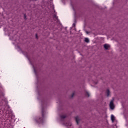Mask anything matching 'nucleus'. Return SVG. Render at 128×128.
I'll return each instance as SVG.
<instances>
[{
  "mask_svg": "<svg viewBox=\"0 0 128 128\" xmlns=\"http://www.w3.org/2000/svg\"><path fill=\"white\" fill-rule=\"evenodd\" d=\"M72 96H74V95H72Z\"/></svg>",
  "mask_w": 128,
  "mask_h": 128,
  "instance_id": "2eb2a0df",
  "label": "nucleus"
},
{
  "mask_svg": "<svg viewBox=\"0 0 128 128\" xmlns=\"http://www.w3.org/2000/svg\"><path fill=\"white\" fill-rule=\"evenodd\" d=\"M86 42H90V40H88V38H85V40H84Z\"/></svg>",
  "mask_w": 128,
  "mask_h": 128,
  "instance_id": "423d86ee",
  "label": "nucleus"
},
{
  "mask_svg": "<svg viewBox=\"0 0 128 128\" xmlns=\"http://www.w3.org/2000/svg\"><path fill=\"white\" fill-rule=\"evenodd\" d=\"M110 108L114 110V99L110 102Z\"/></svg>",
  "mask_w": 128,
  "mask_h": 128,
  "instance_id": "f03ea898",
  "label": "nucleus"
},
{
  "mask_svg": "<svg viewBox=\"0 0 128 128\" xmlns=\"http://www.w3.org/2000/svg\"><path fill=\"white\" fill-rule=\"evenodd\" d=\"M36 122L37 124H42L44 122V118H37L36 120Z\"/></svg>",
  "mask_w": 128,
  "mask_h": 128,
  "instance_id": "f257e3e1",
  "label": "nucleus"
},
{
  "mask_svg": "<svg viewBox=\"0 0 128 128\" xmlns=\"http://www.w3.org/2000/svg\"><path fill=\"white\" fill-rule=\"evenodd\" d=\"M111 120L112 122H114L115 118H114V116L113 114L111 116Z\"/></svg>",
  "mask_w": 128,
  "mask_h": 128,
  "instance_id": "39448f33",
  "label": "nucleus"
},
{
  "mask_svg": "<svg viewBox=\"0 0 128 128\" xmlns=\"http://www.w3.org/2000/svg\"><path fill=\"white\" fill-rule=\"evenodd\" d=\"M107 96H110V90H108L106 92Z\"/></svg>",
  "mask_w": 128,
  "mask_h": 128,
  "instance_id": "0eeeda50",
  "label": "nucleus"
},
{
  "mask_svg": "<svg viewBox=\"0 0 128 128\" xmlns=\"http://www.w3.org/2000/svg\"><path fill=\"white\" fill-rule=\"evenodd\" d=\"M26 14H24V18H26Z\"/></svg>",
  "mask_w": 128,
  "mask_h": 128,
  "instance_id": "4468645a",
  "label": "nucleus"
},
{
  "mask_svg": "<svg viewBox=\"0 0 128 128\" xmlns=\"http://www.w3.org/2000/svg\"><path fill=\"white\" fill-rule=\"evenodd\" d=\"M88 96H90V94L88 93H87Z\"/></svg>",
  "mask_w": 128,
  "mask_h": 128,
  "instance_id": "9b49d317",
  "label": "nucleus"
},
{
  "mask_svg": "<svg viewBox=\"0 0 128 128\" xmlns=\"http://www.w3.org/2000/svg\"><path fill=\"white\" fill-rule=\"evenodd\" d=\"M66 118V116H61L62 118Z\"/></svg>",
  "mask_w": 128,
  "mask_h": 128,
  "instance_id": "1a4fd4ad",
  "label": "nucleus"
},
{
  "mask_svg": "<svg viewBox=\"0 0 128 128\" xmlns=\"http://www.w3.org/2000/svg\"><path fill=\"white\" fill-rule=\"evenodd\" d=\"M73 26H76V24H73Z\"/></svg>",
  "mask_w": 128,
  "mask_h": 128,
  "instance_id": "ddd939ff",
  "label": "nucleus"
},
{
  "mask_svg": "<svg viewBox=\"0 0 128 128\" xmlns=\"http://www.w3.org/2000/svg\"><path fill=\"white\" fill-rule=\"evenodd\" d=\"M110 44H104V48L105 50H108V48H110Z\"/></svg>",
  "mask_w": 128,
  "mask_h": 128,
  "instance_id": "7ed1b4c3",
  "label": "nucleus"
},
{
  "mask_svg": "<svg viewBox=\"0 0 128 128\" xmlns=\"http://www.w3.org/2000/svg\"><path fill=\"white\" fill-rule=\"evenodd\" d=\"M76 120L77 124H78V122H80V117L79 116H76Z\"/></svg>",
  "mask_w": 128,
  "mask_h": 128,
  "instance_id": "20e7f679",
  "label": "nucleus"
},
{
  "mask_svg": "<svg viewBox=\"0 0 128 128\" xmlns=\"http://www.w3.org/2000/svg\"><path fill=\"white\" fill-rule=\"evenodd\" d=\"M42 116H44V112H42Z\"/></svg>",
  "mask_w": 128,
  "mask_h": 128,
  "instance_id": "f8f14e48",
  "label": "nucleus"
},
{
  "mask_svg": "<svg viewBox=\"0 0 128 128\" xmlns=\"http://www.w3.org/2000/svg\"><path fill=\"white\" fill-rule=\"evenodd\" d=\"M36 38H38V34H36Z\"/></svg>",
  "mask_w": 128,
  "mask_h": 128,
  "instance_id": "9d476101",
  "label": "nucleus"
},
{
  "mask_svg": "<svg viewBox=\"0 0 128 128\" xmlns=\"http://www.w3.org/2000/svg\"><path fill=\"white\" fill-rule=\"evenodd\" d=\"M66 126H72V124H71L70 122V123H68V124H66Z\"/></svg>",
  "mask_w": 128,
  "mask_h": 128,
  "instance_id": "6e6552de",
  "label": "nucleus"
}]
</instances>
